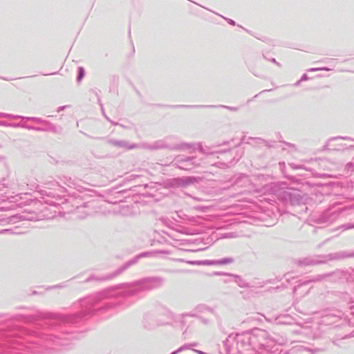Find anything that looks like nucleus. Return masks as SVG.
<instances>
[{
    "label": "nucleus",
    "instance_id": "f257e3e1",
    "mask_svg": "<svg viewBox=\"0 0 354 354\" xmlns=\"http://www.w3.org/2000/svg\"><path fill=\"white\" fill-rule=\"evenodd\" d=\"M84 76V69L82 68H79V77L78 79L80 80Z\"/></svg>",
    "mask_w": 354,
    "mask_h": 354
}]
</instances>
